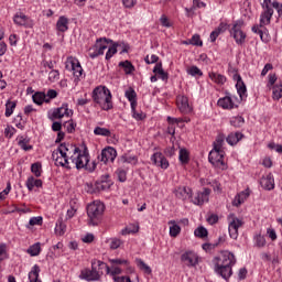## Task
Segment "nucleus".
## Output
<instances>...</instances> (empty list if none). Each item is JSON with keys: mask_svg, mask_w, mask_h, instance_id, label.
Wrapping results in <instances>:
<instances>
[{"mask_svg": "<svg viewBox=\"0 0 282 282\" xmlns=\"http://www.w3.org/2000/svg\"><path fill=\"white\" fill-rule=\"evenodd\" d=\"M52 158L55 162V166H62L63 169H72V164L80 169H87L88 171L96 170V163L89 166V154L80 151L76 145L69 143H62L52 153Z\"/></svg>", "mask_w": 282, "mask_h": 282, "instance_id": "nucleus-1", "label": "nucleus"}, {"mask_svg": "<svg viewBox=\"0 0 282 282\" xmlns=\"http://www.w3.org/2000/svg\"><path fill=\"white\" fill-rule=\"evenodd\" d=\"M235 263H237L235 253L230 251H223L219 257L216 258L215 272L228 281V279L232 276V265H235Z\"/></svg>", "mask_w": 282, "mask_h": 282, "instance_id": "nucleus-2", "label": "nucleus"}, {"mask_svg": "<svg viewBox=\"0 0 282 282\" xmlns=\"http://www.w3.org/2000/svg\"><path fill=\"white\" fill-rule=\"evenodd\" d=\"M91 98L95 105H98L102 111H110L113 109V100L111 96V90L107 86H97L93 93Z\"/></svg>", "mask_w": 282, "mask_h": 282, "instance_id": "nucleus-3", "label": "nucleus"}, {"mask_svg": "<svg viewBox=\"0 0 282 282\" xmlns=\"http://www.w3.org/2000/svg\"><path fill=\"white\" fill-rule=\"evenodd\" d=\"M91 269L85 268L79 273V279L82 281L96 282L102 279V268H105V262L93 259L91 260Z\"/></svg>", "mask_w": 282, "mask_h": 282, "instance_id": "nucleus-4", "label": "nucleus"}, {"mask_svg": "<svg viewBox=\"0 0 282 282\" xmlns=\"http://www.w3.org/2000/svg\"><path fill=\"white\" fill-rule=\"evenodd\" d=\"M105 214V204L100 200H94L87 206V216L89 224L93 226L98 225V219Z\"/></svg>", "mask_w": 282, "mask_h": 282, "instance_id": "nucleus-5", "label": "nucleus"}, {"mask_svg": "<svg viewBox=\"0 0 282 282\" xmlns=\"http://www.w3.org/2000/svg\"><path fill=\"white\" fill-rule=\"evenodd\" d=\"M110 263V267L105 263L104 268H106L107 274H111V276H116L118 274H122V265L124 268H128L130 272H133V269L129 265V260L121 259V258H115L108 260Z\"/></svg>", "mask_w": 282, "mask_h": 282, "instance_id": "nucleus-6", "label": "nucleus"}, {"mask_svg": "<svg viewBox=\"0 0 282 282\" xmlns=\"http://www.w3.org/2000/svg\"><path fill=\"white\" fill-rule=\"evenodd\" d=\"M109 43H113V40L107 37L97 39L95 45L88 50L89 58H98V56H102L105 51L108 50Z\"/></svg>", "mask_w": 282, "mask_h": 282, "instance_id": "nucleus-7", "label": "nucleus"}, {"mask_svg": "<svg viewBox=\"0 0 282 282\" xmlns=\"http://www.w3.org/2000/svg\"><path fill=\"white\" fill-rule=\"evenodd\" d=\"M66 69L73 73L75 80L79 82L85 78V70L80 65V61L74 56H69L66 59Z\"/></svg>", "mask_w": 282, "mask_h": 282, "instance_id": "nucleus-8", "label": "nucleus"}, {"mask_svg": "<svg viewBox=\"0 0 282 282\" xmlns=\"http://www.w3.org/2000/svg\"><path fill=\"white\" fill-rule=\"evenodd\" d=\"M262 12L260 14V28H265V25H270L272 21V17L274 15V7L272 4V0H263L261 3Z\"/></svg>", "mask_w": 282, "mask_h": 282, "instance_id": "nucleus-9", "label": "nucleus"}, {"mask_svg": "<svg viewBox=\"0 0 282 282\" xmlns=\"http://www.w3.org/2000/svg\"><path fill=\"white\" fill-rule=\"evenodd\" d=\"M226 155V152L224 150H217L213 148V150L209 152L208 161L215 169H219L220 171H226L228 169V165H226V162H224V156Z\"/></svg>", "mask_w": 282, "mask_h": 282, "instance_id": "nucleus-10", "label": "nucleus"}, {"mask_svg": "<svg viewBox=\"0 0 282 282\" xmlns=\"http://www.w3.org/2000/svg\"><path fill=\"white\" fill-rule=\"evenodd\" d=\"M242 28L243 20H237L230 30V34L232 35L237 45H243V43H246L247 35L246 32H243Z\"/></svg>", "mask_w": 282, "mask_h": 282, "instance_id": "nucleus-11", "label": "nucleus"}, {"mask_svg": "<svg viewBox=\"0 0 282 282\" xmlns=\"http://www.w3.org/2000/svg\"><path fill=\"white\" fill-rule=\"evenodd\" d=\"M228 230L229 237L231 239H238L239 237V229L243 226V220L239 219L235 214H230L228 216Z\"/></svg>", "mask_w": 282, "mask_h": 282, "instance_id": "nucleus-12", "label": "nucleus"}, {"mask_svg": "<svg viewBox=\"0 0 282 282\" xmlns=\"http://www.w3.org/2000/svg\"><path fill=\"white\" fill-rule=\"evenodd\" d=\"M239 102L241 101L239 98H237V96L227 94L225 97L218 99L217 105L221 109L231 110L237 109V107H239Z\"/></svg>", "mask_w": 282, "mask_h": 282, "instance_id": "nucleus-13", "label": "nucleus"}, {"mask_svg": "<svg viewBox=\"0 0 282 282\" xmlns=\"http://www.w3.org/2000/svg\"><path fill=\"white\" fill-rule=\"evenodd\" d=\"M74 110L69 109V105L63 104L59 108H55L51 112V120H61L62 118H72Z\"/></svg>", "mask_w": 282, "mask_h": 282, "instance_id": "nucleus-14", "label": "nucleus"}, {"mask_svg": "<svg viewBox=\"0 0 282 282\" xmlns=\"http://www.w3.org/2000/svg\"><path fill=\"white\" fill-rule=\"evenodd\" d=\"M13 22L15 25H20L22 28L32 29L34 28V20L30 17L25 15L23 12H18L13 17Z\"/></svg>", "mask_w": 282, "mask_h": 282, "instance_id": "nucleus-15", "label": "nucleus"}, {"mask_svg": "<svg viewBox=\"0 0 282 282\" xmlns=\"http://www.w3.org/2000/svg\"><path fill=\"white\" fill-rule=\"evenodd\" d=\"M181 261L187 265V268H195L199 263V256L195 251H185L181 256Z\"/></svg>", "mask_w": 282, "mask_h": 282, "instance_id": "nucleus-16", "label": "nucleus"}, {"mask_svg": "<svg viewBox=\"0 0 282 282\" xmlns=\"http://www.w3.org/2000/svg\"><path fill=\"white\" fill-rule=\"evenodd\" d=\"M116 158H118V151L111 147L105 148L99 155V160L104 162V164L116 162Z\"/></svg>", "mask_w": 282, "mask_h": 282, "instance_id": "nucleus-17", "label": "nucleus"}, {"mask_svg": "<svg viewBox=\"0 0 282 282\" xmlns=\"http://www.w3.org/2000/svg\"><path fill=\"white\" fill-rule=\"evenodd\" d=\"M234 80H236V89L240 100H246L248 98V88L241 78V75L235 74Z\"/></svg>", "mask_w": 282, "mask_h": 282, "instance_id": "nucleus-18", "label": "nucleus"}, {"mask_svg": "<svg viewBox=\"0 0 282 282\" xmlns=\"http://www.w3.org/2000/svg\"><path fill=\"white\" fill-rule=\"evenodd\" d=\"M151 162L154 164V166H159L163 170H166L170 166L169 160H166V156H164L162 152H154L151 156Z\"/></svg>", "mask_w": 282, "mask_h": 282, "instance_id": "nucleus-19", "label": "nucleus"}, {"mask_svg": "<svg viewBox=\"0 0 282 282\" xmlns=\"http://www.w3.org/2000/svg\"><path fill=\"white\" fill-rule=\"evenodd\" d=\"M176 105H177L178 111H181V113H191V111H193L191 104H188V97H186L184 95H178L176 97Z\"/></svg>", "mask_w": 282, "mask_h": 282, "instance_id": "nucleus-20", "label": "nucleus"}, {"mask_svg": "<svg viewBox=\"0 0 282 282\" xmlns=\"http://www.w3.org/2000/svg\"><path fill=\"white\" fill-rule=\"evenodd\" d=\"M210 196V189L204 188L203 192L196 193V195L192 198V202L195 204V206H203V204L208 203Z\"/></svg>", "mask_w": 282, "mask_h": 282, "instance_id": "nucleus-21", "label": "nucleus"}, {"mask_svg": "<svg viewBox=\"0 0 282 282\" xmlns=\"http://www.w3.org/2000/svg\"><path fill=\"white\" fill-rule=\"evenodd\" d=\"M174 195L177 199H182V202H186V199H191L193 197V189L191 187H176L174 189Z\"/></svg>", "mask_w": 282, "mask_h": 282, "instance_id": "nucleus-22", "label": "nucleus"}, {"mask_svg": "<svg viewBox=\"0 0 282 282\" xmlns=\"http://www.w3.org/2000/svg\"><path fill=\"white\" fill-rule=\"evenodd\" d=\"M260 184L264 191H274V176L270 173L260 180Z\"/></svg>", "mask_w": 282, "mask_h": 282, "instance_id": "nucleus-23", "label": "nucleus"}, {"mask_svg": "<svg viewBox=\"0 0 282 282\" xmlns=\"http://www.w3.org/2000/svg\"><path fill=\"white\" fill-rule=\"evenodd\" d=\"M250 197V188L243 189L242 192L238 193L234 198V206H241V204H245L246 200Z\"/></svg>", "mask_w": 282, "mask_h": 282, "instance_id": "nucleus-24", "label": "nucleus"}, {"mask_svg": "<svg viewBox=\"0 0 282 282\" xmlns=\"http://www.w3.org/2000/svg\"><path fill=\"white\" fill-rule=\"evenodd\" d=\"M124 96L129 100L131 109H135L138 107V94L135 90L133 88H128L124 91Z\"/></svg>", "mask_w": 282, "mask_h": 282, "instance_id": "nucleus-25", "label": "nucleus"}, {"mask_svg": "<svg viewBox=\"0 0 282 282\" xmlns=\"http://www.w3.org/2000/svg\"><path fill=\"white\" fill-rule=\"evenodd\" d=\"M25 186L28 191L32 192L34 188H42L43 187V181L40 178H34V176H29Z\"/></svg>", "mask_w": 282, "mask_h": 282, "instance_id": "nucleus-26", "label": "nucleus"}, {"mask_svg": "<svg viewBox=\"0 0 282 282\" xmlns=\"http://www.w3.org/2000/svg\"><path fill=\"white\" fill-rule=\"evenodd\" d=\"M57 32H67L69 30V19L65 15H61L56 22Z\"/></svg>", "mask_w": 282, "mask_h": 282, "instance_id": "nucleus-27", "label": "nucleus"}, {"mask_svg": "<svg viewBox=\"0 0 282 282\" xmlns=\"http://www.w3.org/2000/svg\"><path fill=\"white\" fill-rule=\"evenodd\" d=\"M242 139H243V133H241V132H231L226 138V141H227L228 144H230V147H235V144H237Z\"/></svg>", "mask_w": 282, "mask_h": 282, "instance_id": "nucleus-28", "label": "nucleus"}, {"mask_svg": "<svg viewBox=\"0 0 282 282\" xmlns=\"http://www.w3.org/2000/svg\"><path fill=\"white\" fill-rule=\"evenodd\" d=\"M41 273V268H39L37 264H34L29 272V282H43L41 281V278H39V274Z\"/></svg>", "mask_w": 282, "mask_h": 282, "instance_id": "nucleus-29", "label": "nucleus"}, {"mask_svg": "<svg viewBox=\"0 0 282 282\" xmlns=\"http://www.w3.org/2000/svg\"><path fill=\"white\" fill-rule=\"evenodd\" d=\"M111 186H113V181L109 178V174L101 176V181L99 183L98 188L100 191H109Z\"/></svg>", "mask_w": 282, "mask_h": 282, "instance_id": "nucleus-30", "label": "nucleus"}, {"mask_svg": "<svg viewBox=\"0 0 282 282\" xmlns=\"http://www.w3.org/2000/svg\"><path fill=\"white\" fill-rule=\"evenodd\" d=\"M33 102L35 105H43V102H50L47 96L43 91H37L32 96Z\"/></svg>", "mask_w": 282, "mask_h": 282, "instance_id": "nucleus-31", "label": "nucleus"}, {"mask_svg": "<svg viewBox=\"0 0 282 282\" xmlns=\"http://www.w3.org/2000/svg\"><path fill=\"white\" fill-rule=\"evenodd\" d=\"M67 232V225L63 221V218H59L55 225V235L63 237Z\"/></svg>", "mask_w": 282, "mask_h": 282, "instance_id": "nucleus-32", "label": "nucleus"}, {"mask_svg": "<svg viewBox=\"0 0 282 282\" xmlns=\"http://www.w3.org/2000/svg\"><path fill=\"white\" fill-rule=\"evenodd\" d=\"M120 162L121 164H132L133 166H135V164H138V156L126 153L121 155Z\"/></svg>", "mask_w": 282, "mask_h": 282, "instance_id": "nucleus-33", "label": "nucleus"}, {"mask_svg": "<svg viewBox=\"0 0 282 282\" xmlns=\"http://www.w3.org/2000/svg\"><path fill=\"white\" fill-rule=\"evenodd\" d=\"M169 226H170V237H177V235L182 232V227H180V225H177L175 220H170Z\"/></svg>", "mask_w": 282, "mask_h": 282, "instance_id": "nucleus-34", "label": "nucleus"}, {"mask_svg": "<svg viewBox=\"0 0 282 282\" xmlns=\"http://www.w3.org/2000/svg\"><path fill=\"white\" fill-rule=\"evenodd\" d=\"M139 230L140 226L137 224H130L121 230V235L123 237H126V235H135V232H139Z\"/></svg>", "mask_w": 282, "mask_h": 282, "instance_id": "nucleus-35", "label": "nucleus"}, {"mask_svg": "<svg viewBox=\"0 0 282 282\" xmlns=\"http://www.w3.org/2000/svg\"><path fill=\"white\" fill-rule=\"evenodd\" d=\"M111 46L108 47V51L106 53V61H111L113 58L115 54H118V47H120V43L118 42H111Z\"/></svg>", "mask_w": 282, "mask_h": 282, "instance_id": "nucleus-36", "label": "nucleus"}, {"mask_svg": "<svg viewBox=\"0 0 282 282\" xmlns=\"http://www.w3.org/2000/svg\"><path fill=\"white\" fill-rule=\"evenodd\" d=\"M153 74H158L161 80H169V74L162 68V63H156L153 68Z\"/></svg>", "mask_w": 282, "mask_h": 282, "instance_id": "nucleus-37", "label": "nucleus"}, {"mask_svg": "<svg viewBox=\"0 0 282 282\" xmlns=\"http://www.w3.org/2000/svg\"><path fill=\"white\" fill-rule=\"evenodd\" d=\"M209 78L213 80V83H216V85H224L226 83V76L212 72L209 73Z\"/></svg>", "mask_w": 282, "mask_h": 282, "instance_id": "nucleus-38", "label": "nucleus"}, {"mask_svg": "<svg viewBox=\"0 0 282 282\" xmlns=\"http://www.w3.org/2000/svg\"><path fill=\"white\" fill-rule=\"evenodd\" d=\"M26 252L30 254V257H39V254H41V242H35L29 247Z\"/></svg>", "mask_w": 282, "mask_h": 282, "instance_id": "nucleus-39", "label": "nucleus"}, {"mask_svg": "<svg viewBox=\"0 0 282 282\" xmlns=\"http://www.w3.org/2000/svg\"><path fill=\"white\" fill-rule=\"evenodd\" d=\"M119 67H122L124 70V74L127 75L133 74V72H135V66H133V64H131V62L129 61L120 62Z\"/></svg>", "mask_w": 282, "mask_h": 282, "instance_id": "nucleus-40", "label": "nucleus"}, {"mask_svg": "<svg viewBox=\"0 0 282 282\" xmlns=\"http://www.w3.org/2000/svg\"><path fill=\"white\" fill-rule=\"evenodd\" d=\"M272 98L273 100H281L282 98V84H275L272 87Z\"/></svg>", "mask_w": 282, "mask_h": 282, "instance_id": "nucleus-41", "label": "nucleus"}, {"mask_svg": "<svg viewBox=\"0 0 282 282\" xmlns=\"http://www.w3.org/2000/svg\"><path fill=\"white\" fill-rule=\"evenodd\" d=\"M178 160L182 164H188L189 160H191V156H189V153H188V150L186 149H181L180 152H178Z\"/></svg>", "mask_w": 282, "mask_h": 282, "instance_id": "nucleus-42", "label": "nucleus"}, {"mask_svg": "<svg viewBox=\"0 0 282 282\" xmlns=\"http://www.w3.org/2000/svg\"><path fill=\"white\" fill-rule=\"evenodd\" d=\"M95 135H102L104 138H111V130L102 127H96L94 129Z\"/></svg>", "mask_w": 282, "mask_h": 282, "instance_id": "nucleus-43", "label": "nucleus"}, {"mask_svg": "<svg viewBox=\"0 0 282 282\" xmlns=\"http://www.w3.org/2000/svg\"><path fill=\"white\" fill-rule=\"evenodd\" d=\"M14 109H17V102L8 100L7 104H6L4 116L7 118H10V116H12V113H14Z\"/></svg>", "mask_w": 282, "mask_h": 282, "instance_id": "nucleus-44", "label": "nucleus"}, {"mask_svg": "<svg viewBox=\"0 0 282 282\" xmlns=\"http://www.w3.org/2000/svg\"><path fill=\"white\" fill-rule=\"evenodd\" d=\"M31 172L33 175H35V177H41L43 173V165L40 162L33 163L31 165Z\"/></svg>", "mask_w": 282, "mask_h": 282, "instance_id": "nucleus-45", "label": "nucleus"}, {"mask_svg": "<svg viewBox=\"0 0 282 282\" xmlns=\"http://www.w3.org/2000/svg\"><path fill=\"white\" fill-rule=\"evenodd\" d=\"M110 250H118L122 246V240L120 238H110L108 240Z\"/></svg>", "mask_w": 282, "mask_h": 282, "instance_id": "nucleus-46", "label": "nucleus"}, {"mask_svg": "<svg viewBox=\"0 0 282 282\" xmlns=\"http://www.w3.org/2000/svg\"><path fill=\"white\" fill-rule=\"evenodd\" d=\"M243 122H246V120L241 116L232 117L230 119L231 127H236L237 129H239V127H243Z\"/></svg>", "mask_w": 282, "mask_h": 282, "instance_id": "nucleus-47", "label": "nucleus"}, {"mask_svg": "<svg viewBox=\"0 0 282 282\" xmlns=\"http://www.w3.org/2000/svg\"><path fill=\"white\" fill-rule=\"evenodd\" d=\"M135 263L139 269H141V270H143V272H145V274H151V272H152L151 267H149V264H145L142 259H137Z\"/></svg>", "mask_w": 282, "mask_h": 282, "instance_id": "nucleus-48", "label": "nucleus"}, {"mask_svg": "<svg viewBox=\"0 0 282 282\" xmlns=\"http://www.w3.org/2000/svg\"><path fill=\"white\" fill-rule=\"evenodd\" d=\"M19 147L23 150V151H32L33 147L30 145V140L25 139V138H21L18 142Z\"/></svg>", "mask_w": 282, "mask_h": 282, "instance_id": "nucleus-49", "label": "nucleus"}, {"mask_svg": "<svg viewBox=\"0 0 282 282\" xmlns=\"http://www.w3.org/2000/svg\"><path fill=\"white\" fill-rule=\"evenodd\" d=\"M48 80L50 83H58V80H61V72L57 69H52L48 73Z\"/></svg>", "mask_w": 282, "mask_h": 282, "instance_id": "nucleus-50", "label": "nucleus"}, {"mask_svg": "<svg viewBox=\"0 0 282 282\" xmlns=\"http://www.w3.org/2000/svg\"><path fill=\"white\" fill-rule=\"evenodd\" d=\"M253 241L257 248L265 247V237H263L262 235L254 236Z\"/></svg>", "mask_w": 282, "mask_h": 282, "instance_id": "nucleus-51", "label": "nucleus"}, {"mask_svg": "<svg viewBox=\"0 0 282 282\" xmlns=\"http://www.w3.org/2000/svg\"><path fill=\"white\" fill-rule=\"evenodd\" d=\"M187 74L189 76H204V73L202 72V69H199V67L197 66H191L188 69H187Z\"/></svg>", "mask_w": 282, "mask_h": 282, "instance_id": "nucleus-52", "label": "nucleus"}, {"mask_svg": "<svg viewBox=\"0 0 282 282\" xmlns=\"http://www.w3.org/2000/svg\"><path fill=\"white\" fill-rule=\"evenodd\" d=\"M78 213V207L76 205H70V207L66 212V219H73Z\"/></svg>", "mask_w": 282, "mask_h": 282, "instance_id": "nucleus-53", "label": "nucleus"}, {"mask_svg": "<svg viewBox=\"0 0 282 282\" xmlns=\"http://www.w3.org/2000/svg\"><path fill=\"white\" fill-rule=\"evenodd\" d=\"M189 45H196L197 47H202L204 45V42H202V37H199V34H195L189 40Z\"/></svg>", "mask_w": 282, "mask_h": 282, "instance_id": "nucleus-54", "label": "nucleus"}, {"mask_svg": "<svg viewBox=\"0 0 282 282\" xmlns=\"http://www.w3.org/2000/svg\"><path fill=\"white\" fill-rule=\"evenodd\" d=\"M195 237H199L200 239H204V237H208V230L204 227H198L194 231Z\"/></svg>", "mask_w": 282, "mask_h": 282, "instance_id": "nucleus-55", "label": "nucleus"}, {"mask_svg": "<svg viewBox=\"0 0 282 282\" xmlns=\"http://www.w3.org/2000/svg\"><path fill=\"white\" fill-rule=\"evenodd\" d=\"M224 142H225L224 135H218L216 141L214 142V149L224 151Z\"/></svg>", "mask_w": 282, "mask_h": 282, "instance_id": "nucleus-56", "label": "nucleus"}, {"mask_svg": "<svg viewBox=\"0 0 282 282\" xmlns=\"http://www.w3.org/2000/svg\"><path fill=\"white\" fill-rule=\"evenodd\" d=\"M212 188H214L215 193H221V184L217 180L208 181L207 183Z\"/></svg>", "mask_w": 282, "mask_h": 282, "instance_id": "nucleus-57", "label": "nucleus"}, {"mask_svg": "<svg viewBox=\"0 0 282 282\" xmlns=\"http://www.w3.org/2000/svg\"><path fill=\"white\" fill-rule=\"evenodd\" d=\"M29 226H43V217H32L29 220Z\"/></svg>", "mask_w": 282, "mask_h": 282, "instance_id": "nucleus-58", "label": "nucleus"}, {"mask_svg": "<svg viewBox=\"0 0 282 282\" xmlns=\"http://www.w3.org/2000/svg\"><path fill=\"white\" fill-rule=\"evenodd\" d=\"M64 127L68 133H74L76 131V123H74V120L66 121Z\"/></svg>", "mask_w": 282, "mask_h": 282, "instance_id": "nucleus-59", "label": "nucleus"}, {"mask_svg": "<svg viewBox=\"0 0 282 282\" xmlns=\"http://www.w3.org/2000/svg\"><path fill=\"white\" fill-rule=\"evenodd\" d=\"M160 23L163 28H173V23H171V20L166 15H161Z\"/></svg>", "mask_w": 282, "mask_h": 282, "instance_id": "nucleus-60", "label": "nucleus"}, {"mask_svg": "<svg viewBox=\"0 0 282 282\" xmlns=\"http://www.w3.org/2000/svg\"><path fill=\"white\" fill-rule=\"evenodd\" d=\"M138 4V0H122L123 8L131 10V8H135Z\"/></svg>", "mask_w": 282, "mask_h": 282, "instance_id": "nucleus-61", "label": "nucleus"}, {"mask_svg": "<svg viewBox=\"0 0 282 282\" xmlns=\"http://www.w3.org/2000/svg\"><path fill=\"white\" fill-rule=\"evenodd\" d=\"M119 182H127V171L118 169L116 171Z\"/></svg>", "mask_w": 282, "mask_h": 282, "instance_id": "nucleus-62", "label": "nucleus"}, {"mask_svg": "<svg viewBox=\"0 0 282 282\" xmlns=\"http://www.w3.org/2000/svg\"><path fill=\"white\" fill-rule=\"evenodd\" d=\"M273 10H276L278 17L282 19V3H279L278 1H273Z\"/></svg>", "mask_w": 282, "mask_h": 282, "instance_id": "nucleus-63", "label": "nucleus"}, {"mask_svg": "<svg viewBox=\"0 0 282 282\" xmlns=\"http://www.w3.org/2000/svg\"><path fill=\"white\" fill-rule=\"evenodd\" d=\"M269 149H271L272 151H275L276 153H282V145L281 144H276L274 142H271L268 144Z\"/></svg>", "mask_w": 282, "mask_h": 282, "instance_id": "nucleus-64", "label": "nucleus"}]
</instances>
